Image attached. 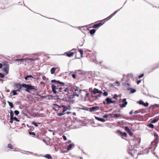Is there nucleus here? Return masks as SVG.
Listing matches in <instances>:
<instances>
[{"label":"nucleus","mask_w":159,"mask_h":159,"mask_svg":"<svg viewBox=\"0 0 159 159\" xmlns=\"http://www.w3.org/2000/svg\"><path fill=\"white\" fill-rule=\"evenodd\" d=\"M71 91L72 93H70V102L73 103L75 100L72 99L74 98L76 96L78 97L79 96V94L81 92L82 90L75 86L74 88H70V91Z\"/></svg>","instance_id":"nucleus-1"},{"label":"nucleus","mask_w":159,"mask_h":159,"mask_svg":"<svg viewBox=\"0 0 159 159\" xmlns=\"http://www.w3.org/2000/svg\"><path fill=\"white\" fill-rule=\"evenodd\" d=\"M154 135L155 139L151 143V146L152 148L154 149L157 146V144L159 141V138L158 134L156 132H154Z\"/></svg>","instance_id":"nucleus-2"},{"label":"nucleus","mask_w":159,"mask_h":159,"mask_svg":"<svg viewBox=\"0 0 159 159\" xmlns=\"http://www.w3.org/2000/svg\"><path fill=\"white\" fill-rule=\"evenodd\" d=\"M70 151V140L63 144L61 152L63 153L67 152Z\"/></svg>","instance_id":"nucleus-3"},{"label":"nucleus","mask_w":159,"mask_h":159,"mask_svg":"<svg viewBox=\"0 0 159 159\" xmlns=\"http://www.w3.org/2000/svg\"><path fill=\"white\" fill-rule=\"evenodd\" d=\"M53 99L62 100L63 101H65L67 102H70V95H69V93H68V94H64V98L62 99L59 98V96L58 95L53 96Z\"/></svg>","instance_id":"nucleus-4"},{"label":"nucleus","mask_w":159,"mask_h":159,"mask_svg":"<svg viewBox=\"0 0 159 159\" xmlns=\"http://www.w3.org/2000/svg\"><path fill=\"white\" fill-rule=\"evenodd\" d=\"M130 80L125 75H124L123 77L121 79L122 81H125V82L122 83V85L124 86L131 87V85L129 82Z\"/></svg>","instance_id":"nucleus-5"},{"label":"nucleus","mask_w":159,"mask_h":159,"mask_svg":"<svg viewBox=\"0 0 159 159\" xmlns=\"http://www.w3.org/2000/svg\"><path fill=\"white\" fill-rule=\"evenodd\" d=\"M28 84L23 83L21 84L20 83H16L14 85V87L16 89H22V88H25V91L27 92V88Z\"/></svg>","instance_id":"nucleus-6"},{"label":"nucleus","mask_w":159,"mask_h":159,"mask_svg":"<svg viewBox=\"0 0 159 159\" xmlns=\"http://www.w3.org/2000/svg\"><path fill=\"white\" fill-rule=\"evenodd\" d=\"M37 87L32 85L31 84H28L27 88V92L31 93L30 91H38L36 89Z\"/></svg>","instance_id":"nucleus-7"},{"label":"nucleus","mask_w":159,"mask_h":159,"mask_svg":"<svg viewBox=\"0 0 159 159\" xmlns=\"http://www.w3.org/2000/svg\"><path fill=\"white\" fill-rule=\"evenodd\" d=\"M3 67L2 70L5 72V74L7 75L9 73V65L7 62H5L3 64Z\"/></svg>","instance_id":"nucleus-8"},{"label":"nucleus","mask_w":159,"mask_h":159,"mask_svg":"<svg viewBox=\"0 0 159 159\" xmlns=\"http://www.w3.org/2000/svg\"><path fill=\"white\" fill-rule=\"evenodd\" d=\"M119 100L120 101L119 103L120 107L121 108L125 107L128 104V102L126 101V99L124 98L122 99H120Z\"/></svg>","instance_id":"nucleus-9"},{"label":"nucleus","mask_w":159,"mask_h":159,"mask_svg":"<svg viewBox=\"0 0 159 159\" xmlns=\"http://www.w3.org/2000/svg\"><path fill=\"white\" fill-rule=\"evenodd\" d=\"M73 117V120H72L71 118H70V120H71V121H72V125H70V129L72 128L73 129H75V128H76V127L74 126H72L73 125H74V124L75 123H77L78 122H80V120L79 119H77L75 117Z\"/></svg>","instance_id":"nucleus-10"},{"label":"nucleus","mask_w":159,"mask_h":159,"mask_svg":"<svg viewBox=\"0 0 159 159\" xmlns=\"http://www.w3.org/2000/svg\"><path fill=\"white\" fill-rule=\"evenodd\" d=\"M104 20H100V22L97 24H95L92 27H89L90 28H98L102 25H103L105 23V22L102 23V22Z\"/></svg>","instance_id":"nucleus-11"},{"label":"nucleus","mask_w":159,"mask_h":159,"mask_svg":"<svg viewBox=\"0 0 159 159\" xmlns=\"http://www.w3.org/2000/svg\"><path fill=\"white\" fill-rule=\"evenodd\" d=\"M58 87H57L54 84H51V87L52 89V91L53 93V94H56L57 93H59V92H57V89H58Z\"/></svg>","instance_id":"nucleus-12"},{"label":"nucleus","mask_w":159,"mask_h":159,"mask_svg":"<svg viewBox=\"0 0 159 159\" xmlns=\"http://www.w3.org/2000/svg\"><path fill=\"white\" fill-rule=\"evenodd\" d=\"M7 3L6 0H0V8L3 9L5 8V4Z\"/></svg>","instance_id":"nucleus-13"},{"label":"nucleus","mask_w":159,"mask_h":159,"mask_svg":"<svg viewBox=\"0 0 159 159\" xmlns=\"http://www.w3.org/2000/svg\"><path fill=\"white\" fill-rule=\"evenodd\" d=\"M80 70H75L74 71H70V74H71V76L74 79H76L78 71Z\"/></svg>","instance_id":"nucleus-14"},{"label":"nucleus","mask_w":159,"mask_h":159,"mask_svg":"<svg viewBox=\"0 0 159 159\" xmlns=\"http://www.w3.org/2000/svg\"><path fill=\"white\" fill-rule=\"evenodd\" d=\"M88 25H85L82 26L81 27H79V29L83 33H84V31L89 30V29L90 28L87 27Z\"/></svg>","instance_id":"nucleus-15"},{"label":"nucleus","mask_w":159,"mask_h":159,"mask_svg":"<svg viewBox=\"0 0 159 159\" xmlns=\"http://www.w3.org/2000/svg\"><path fill=\"white\" fill-rule=\"evenodd\" d=\"M116 132L117 133L119 134L120 136L125 137V138L127 137V133L125 132H122L120 130H117L116 131Z\"/></svg>","instance_id":"nucleus-16"},{"label":"nucleus","mask_w":159,"mask_h":159,"mask_svg":"<svg viewBox=\"0 0 159 159\" xmlns=\"http://www.w3.org/2000/svg\"><path fill=\"white\" fill-rule=\"evenodd\" d=\"M159 68V62L155 64L154 65V67L150 70L149 73H150L153 71Z\"/></svg>","instance_id":"nucleus-17"},{"label":"nucleus","mask_w":159,"mask_h":159,"mask_svg":"<svg viewBox=\"0 0 159 159\" xmlns=\"http://www.w3.org/2000/svg\"><path fill=\"white\" fill-rule=\"evenodd\" d=\"M99 107L98 106L93 107H89V111L91 112H94L96 111L99 110Z\"/></svg>","instance_id":"nucleus-18"},{"label":"nucleus","mask_w":159,"mask_h":159,"mask_svg":"<svg viewBox=\"0 0 159 159\" xmlns=\"http://www.w3.org/2000/svg\"><path fill=\"white\" fill-rule=\"evenodd\" d=\"M92 92H93L94 94H96L97 93H102V91L101 90H99L98 89L94 88L93 90H92Z\"/></svg>","instance_id":"nucleus-19"},{"label":"nucleus","mask_w":159,"mask_h":159,"mask_svg":"<svg viewBox=\"0 0 159 159\" xmlns=\"http://www.w3.org/2000/svg\"><path fill=\"white\" fill-rule=\"evenodd\" d=\"M64 106L63 107L62 109V112H63L65 113V112L67 110H70V103L69 104H67V107L65 105H64Z\"/></svg>","instance_id":"nucleus-20"},{"label":"nucleus","mask_w":159,"mask_h":159,"mask_svg":"<svg viewBox=\"0 0 159 159\" xmlns=\"http://www.w3.org/2000/svg\"><path fill=\"white\" fill-rule=\"evenodd\" d=\"M158 107H159V104H154L153 105H151L149 107V108L150 109L153 110L155 108Z\"/></svg>","instance_id":"nucleus-21"},{"label":"nucleus","mask_w":159,"mask_h":159,"mask_svg":"<svg viewBox=\"0 0 159 159\" xmlns=\"http://www.w3.org/2000/svg\"><path fill=\"white\" fill-rule=\"evenodd\" d=\"M111 99L110 98L108 97L105 99V101H106V104L109 105L111 103Z\"/></svg>","instance_id":"nucleus-22"},{"label":"nucleus","mask_w":159,"mask_h":159,"mask_svg":"<svg viewBox=\"0 0 159 159\" xmlns=\"http://www.w3.org/2000/svg\"><path fill=\"white\" fill-rule=\"evenodd\" d=\"M116 11H115L113 13L111 14L110 16H109L108 17H107V18L104 19V20H106V21H107L111 18L114 16L116 14Z\"/></svg>","instance_id":"nucleus-23"},{"label":"nucleus","mask_w":159,"mask_h":159,"mask_svg":"<svg viewBox=\"0 0 159 159\" xmlns=\"http://www.w3.org/2000/svg\"><path fill=\"white\" fill-rule=\"evenodd\" d=\"M128 91H130V93H133L136 91V90L135 89H133L132 88L128 87L126 89Z\"/></svg>","instance_id":"nucleus-24"},{"label":"nucleus","mask_w":159,"mask_h":159,"mask_svg":"<svg viewBox=\"0 0 159 159\" xmlns=\"http://www.w3.org/2000/svg\"><path fill=\"white\" fill-rule=\"evenodd\" d=\"M24 78L26 80H30V78H33L34 79L35 78L33 77L32 75H26L25 76H24Z\"/></svg>","instance_id":"nucleus-25"},{"label":"nucleus","mask_w":159,"mask_h":159,"mask_svg":"<svg viewBox=\"0 0 159 159\" xmlns=\"http://www.w3.org/2000/svg\"><path fill=\"white\" fill-rule=\"evenodd\" d=\"M95 118L98 120L101 121L102 122H104L105 121V120L103 118H100L98 117L95 116Z\"/></svg>","instance_id":"nucleus-26"},{"label":"nucleus","mask_w":159,"mask_h":159,"mask_svg":"<svg viewBox=\"0 0 159 159\" xmlns=\"http://www.w3.org/2000/svg\"><path fill=\"white\" fill-rule=\"evenodd\" d=\"M58 55H64L66 56L70 57V51H69L67 52H66L64 53L63 54H58Z\"/></svg>","instance_id":"nucleus-27"},{"label":"nucleus","mask_w":159,"mask_h":159,"mask_svg":"<svg viewBox=\"0 0 159 159\" xmlns=\"http://www.w3.org/2000/svg\"><path fill=\"white\" fill-rule=\"evenodd\" d=\"M89 30V33L91 35H94V34L95 33L96 31V30L95 29H93L92 30L89 29V30Z\"/></svg>","instance_id":"nucleus-28"},{"label":"nucleus","mask_w":159,"mask_h":159,"mask_svg":"<svg viewBox=\"0 0 159 159\" xmlns=\"http://www.w3.org/2000/svg\"><path fill=\"white\" fill-rule=\"evenodd\" d=\"M24 60L27 61L26 58L19 59L17 58L15 59V61H20V62H22Z\"/></svg>","instance_id":"nucleus-29"},{"label":"nucleus","mask_w":159,"mask_h":159,"mask_svg":"<svg viewBox=\"0 0 159 159\" xmlns=\"http://www.w3.org/2000/svg\"><path fill=\"white\" fill-rule=\"evenodd\" d=\"M80 70V71H78L77 75H83L85 74V73L84 71L83 70Z\"/></svg>","instance_id":"nucleus-30"},{"label":"nucleus","mask_w":159,"mask_h":159,"mask_svg":"<svg viewBox=\"0 0 159 159\" xmlns=\"http://www.w3.org/2000/svg\"><path fill=\"white\" fill-rule=\"evenodd\" d=\"M57 69V67H53L51 68L50 70V72L51 74H53L54 73L56 70Z\"/></svg>","instance_id":"nucleus-31"},{"label":"nucleus","mask_w":159,"mask_h":159,"mask_svg":"<svg viewBox=\"0 0 159 159\" xmlns=\"http://www.w3.org/2000/svg\"><path fill=\"white\" fill-rule=\"evenodd\" d=\"M43 157L48 159H52V157L51 156L50 154H46Z\"/></svg>","instance_id":"nucleus-32"},{"label":"nucleus","mask_w":159,"mask_h":159,"mask_svg":"<svg viewBox=\"0 0 159 159\" xmlns=\"http://www.w3.org/2000/svg\"><path fill=\"white\" fill-rule=\"evenodd\" d=\"M76 49H73L71 50H70V57L73 55L76 52Z\"/></svg>","instance_id":"nucleus-33"},{"label":"nucleus","mask_w":159,"mask_h":159,"mask_svg":"<svg viewBox=\"0 0 159 159\" xmlns=\"http://www.w3.org/2000/svg\"><path fill=\"white\" fill-rule=\"evenodd\" d=\"M158 120L159 119L156 117L154 119H153L151 121V123H155L157 122Z\"/></svg>","instance_id":"nucleus-34"},{"label":"nucleus","mask_w":159,"mask_h":159,"mask_svg":"<svg viewBox=\"0 0 159 159\" xmlns=\"http://www.w3.org/2000/svg\"><path fill=\"white\" fill-rule=\"evenodd\" d=\"M32 124L34 125L36 127L38 126V125L40 124V123L37 122L35 121H33L31 123Z\"/></svg>","instance_id":"nucleus-35"},{"label":"nucleus","mask_w":159,"mask_h":159,"mask_svg":"<svg viewBox=\"0 0 159 159\" xmlns=\"http://www.w3.org/2000/svg\"><path fill=\"white\" fill-rule=\"evenodd\" d=\"M7 102L8 103L10 108H12L14 107V105L12 102H9V101H7Z\"/></svg>","instance_id":"nucleus-36"},{"label":"nucleus","mask_w":159,"mask_h":159,"mask_svg":"<svg viewBox=\"0 0 159 159\" xmlns=\"http://www.w3.org/2000/svg\"><path fill=\"white\" fill-rule=\"evenodd\" d=\"M53 105L55 106V107L58 108H62L63 107V106H64V105H59L56 104H53Z\"/></svg>","instance_id":"nucleus-37"},{"label":"nucleus","mask_w":159,"mask_h":159,"mask_svg":"<svg viewBox=\"0 0 159 159\" xmlns=\"http://www.w3.org/2000/svg\"><path fill=\"white\" fill-rule=\"evenodd\" d=\"M80 109L89 111V107H88L85 106L83 107L82 108H80Z\"/></svg>","instance_id":"nucleus-38"},{"label":"nucleus","mask_w":159,"mask_h":159,"mask_svg":"<svg viewBox=\"0 0 159 159\" xmlns=\"http://www.w3.org/2000/svg\"><path fill=\"white\" fill-rule=\"evenodd\" d=\"M126 76L129 80H130V79H132L133 77V75L132 74H128L126 75Z\"/></svg>","instance_id":"nucleus-39"},{"label":"nucleus","mask_w":159,"mask_h":159,"mask_svg":"<svg viewBox=\"0 0 159 159\" xmlns=\"http://www.w3.org/2000/svg\"><path fill=\"white\" fill-rule=\"evenodd\" d=\"M65 126L66 127V128H65V129L66 130L69 131L70 130V125L69 124H66Z\"/></svg>","instance_id":"nucleus-40"},{"label":"nucleus","mask_w":159,"mask_h":159,"mask_svg":"<svg viewBox=\"0 0 159 159\" xmlns=\"http://www.w3.org/2000/svg\"><path fill=\"white\" fill-rule=\"evenodd\" d=\"M12 93V95L13 96H15L16 95H17L18 93H17V92L16 91H15V90H13L11 91V93Z\"/></svg>","instance_id":"nucleus-41"},{"label":"nucleus","mask_w":159,"mask_h":159,"mask_svg":"<svg viewBox=\"0 0 159 159\" xmlns=\"http://www.w3.org/2000/svg\"><path fill=\"white\" fill-rule=\"evenodd\" d=\"M47 97H48L47 98L48 100L53 99V96L52 95H48Z\"/></svg>","instance_id":"nucleus-42"},{"label":"nucleus","mask_w":159,"mask_h":159,"mask_svg":"<svg viewBox=\"0 0 159 159\" xmlns=\"http://www.w3.org/2000/svg\"><path fill=\"white\" fill-rule=\"evenodd\" d=\"M79 51L80 52V55H81L80 57H83V50L81 49H79Z\"/></svg>","instance_id":"nucleus-43"},{"label":"nucleus","mask_w":159,"mask_h":159,"mask_svg":"<svg viewBox=\"0 0 159 159\" xmlns=\"http://www.w3.org/2000/svg\"><path fill=\"white\" fill-rule=\"evenodd\" d=\"M121 115L120 114H116L114 115V118H117L118 117H121Z\"/></svg>","instance_id":"nucleus-44"},{"label":"nucleus","mask_w":159,"mask_h":159,"mask_svg":"<svg viewBox=\"0 0 159 159\" xmlns=\"http://www.w3.org/2000/svg\"><path fill=\"white\" fill-rule=\"evenodd\" d=\"M29 134L34 137L36 135V134L34 132H32L31 131H29Z\"/></svg>","instance_id":"nucleus-45"},{"label":"nucleus","mask_w":159,"mask_h":159,"mask_svg":"<svg viewBox=\"0 0 159 159\" xmlns=\"http://www.w3.org/2000/svg\"><path fill=\"white\" fill-rule=\"evenodd\" d=\"M104 92L102 93L103 95L104 96H107L108 95V93L105 90H103Z\"/></svg>","instance_id":"nucleus-46"},{"label":"nucleus","mask_w":159,"mask_h":159,"mask_svg":"<svg viewBox=\"0 0 159 159\" xmlns=\"http://www.w3.org/2000/svg\"><path fill=\"white\" fill-rule=\"evenodd\" d=\"M58 80H51V82L52 83H55L56 84H58Z\"/></svg>","instance_id":"nucleus-47"},{"label":"nucleus","mask_w":159,"mask_h":159,"mask_svg":"<svg viewBox=\"0 0 159 159\" xmlns=\"http://www.w3.org/2000/svg\"><path fill=\"white\" fill-rule=\"evenodd\" d=\"M58 80H51V82L52 83H55L56 84H58Z\"/></svg>","instance_id":"nucleus-48"},{"label":"nucleus","mask_w":159,"mask_h":159,"mask_svg":"<svg viewBox=\"0 0 159 159\" xmlns=\"http://www.w3.org/2000/svg\"><path fill=\"white\" fill-rule=\"evenodd\" d=\"M102 93H99L98 95H96L95 98L98 99V98L102 96Z\"/></svg>","instance_id":"nucleus-49"},{"label":"nucleus","mask_w":159,"mask_h":159,"mask_svg":"<svg viewBox=\"0 0 159 159\" xmlns=\"http://www.w3.org/2000/svg\"><path fill=\"white\" fill-rule=\"evenodd\" d=\"M13 119L14 120L16 121L17 122H19L20 119L18 118H17L15 116L13 118Z\"/></svg>","instance_id":"nucleus-50"},{"label":"nucleus","mask_w":159,"mask_h":159,"mask_svg":"<svg viewBox=\"0 0 159 159\" xmlns=\"http://www.w3.org/2000/svg\"><path fill=\"white\" fill-rule=\"evenodd\" d=\"M125 130L127 133L130 130L128 126H126L125 127Z\"/></svg>","instance_id":"nucleus-51"},{"label":"nucleus","mask_w":159,"mask_h":159,"mask_svg":"<svg viewBox=\"0 0 159 159\" xmlns=\"http://www.w3.org/2000/svg\"><path fill=\"white\" fill-rule=\"evenodd\" d=\"M8 148L10 149H13V148L12 145L11 143H9L7 146Z\"/></svg>","instance_id":"nucleus-52"},{"label":"nucleus","mask_w":159,"mask_h":159,"mask_svg":"<svg viewBox=\"0 0 159 159\" xmlns=\"http://www.w3.org/2000/svg\"><path fill=\"white\" fill-rule=\"evenodd\" d=\"M65 113L63 112L62 111L61 112H59V113H58L57 114V115L58 116H61L65 115Z\"/></svg>","instance_id":"nucleus-53"},{"label":"nucleus","mask_w":159,"mask_h":159,"mask_svg":"<svg viewBox=\"0 0 159 159\" xmlns=\"http://www.w3.org/2000/svg\"><path fill=\"white\" fill-rule=\"evenodd\" d=\"M6 75L5 73H2L0 72V78H4Z\"/></svg>","instance_id":"nucleus-54"},{"label":"nucleus","mask_w":159,"mask_h":159,"mask_svg":"<svg viewBox=\"0 0 159 159\" xmlns=\"http://www.w3.org/2000/svg\"><path fill=\"white\" fill-rule=\"evenodd\" d=\"M148 126L149 128H153L154 127V125H153V124H152V123H151L150 124H148Z\"/></svg>","instance_id":"nucleus-55"},{"label":"nucleus","mask_w":159,"mask_h":159,"mask_svg":"<svg viewBox=\"0 0 159 159\" xmlns=\"http://www.w3.org/2000/svg\"><path fill=\"white\" fill-rule=\"evenodd\" d=\"M137 103L139 104L140 105H143L144 102L142 100H139L137 102Z\"/></svg>","instance_id":"nucleus-56"},{"label":"nucleus","mask_w":159,"mask_h":159,"mask_svg":"<svg viewBox=\"0 0 159 159\" xmlns=\"http://www.w3.org/2000/svg\"><path fill=\"white\" fill-rule=\"evenodd\" d=\"M149 152V151H148V150L147 148H146V149L144 150V151L142 152L143 153H142V154L148 153Z\"/></svg>","instance_id":"nucleus-57"},{"label":"nucleus","mask_w":159,"mask_h":159,"mask_svg":"<svg viewBox=\"0 0 159 159\" xmlns=\"http://www.w3.org/2000/svg\"><path fill=\"white\" fill-rule=\"evenodd\" d=\"M14 113L16 116H18L20 112L16 110L14 111Z\"/></svg>","instance_id":"nucleus-58"},{"label":"nucleus","mask_w":159,"mask_h":159,"mask_svg":"<svg viewBox=\"0 0 159 159\" xmlns=\"http://www.w3.org/2000/svg\"><path fill=\"white\" fill-rule=\"evenodd\" d=\"M118 95L116 94H114L113 97V98H114V99H116V100H117L118 99Z\"/></svg>","instance_id":"nucleus-59"},{"label":"nucleus","mask_w":159,"mask_h":159,"mask_svg":"<svg viewBox=\"0 0 159 159\" xmlns=\"http://www.w3.org/2000/svg\"><path fill=\"white\" fill-rule=\"evenodd\" d=\"M127 133L131 137L133 135V132H132L130 130L128 131Z\"/></svg>","instance_id":"nucleus-60"},{"label":"nucleus","mask_w":159,"mask_h":159,"mask_svg":"<svg viewBox=\"0 0 159 159\" xmlns=\"http://www.w3.org/2000/svg\"><path fill=\"white\" fill-rule=\"evenodd\" d=\"M58 84H60L61 86H64L65 84L64 83L61 82L59 80V81Z\"/></svg>","instance_id":"nucleus-61"},{"label":"nucleus","mask_w":159,"mask_h":159,"mask_svg":"<svg viewBox=\"0 0 159 159\" xmlns=\"http://www.w3.org/2000/svg\"><path fill=\"white\" fill-rule=\"evenodd\" d=\"M129 150H127V152H128V153L129 154L131 155L132 157H134V156L133 155V154L132 152H130V151H129Z\"/></svg>","instance_id":"nucleus-62"},{"label":"nucleus","mask_w":159,"mask_h":159,"mask_svg":"<svg viewBox=\"0 0 159 159\" xmlns=\"http://www.w3.org/2000/svg\"><path fill=\"white\" fill-rule=\"evenodd\" d=\"M27 60H30L32 61H34L35 60V59L32 58H26Z\"/></svg>","instance_id":"nucleus-63"},{"label":"nucleus","mask_w":159,"mask_h":159,"mask_svg":"<svg viewBox=\"0 0 159 159\" xmlns=\"http://www.w3.org/2000/svg\"><path fill=\"white\" fill-rule=\"evenodd\" d=\"M141 109L139 110H136L134 111V112L135 114H137L138 113H139L141 112Z\"/></svg>","instance_id":"nucleus-64"}]
</instances>
